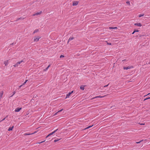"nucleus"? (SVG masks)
<instances>
[{
    "label": "nucleus",
    "instance_id": "nucleus-49",
    "mask_svg": "<svg viewBox=\"0 0 150 150\" xmlns=\"http://www.w3.org/2000/svg\"><path fill=\"white\" fill-rule=\"evenodd\" d=\"M150 94V93H148L147 95H149V94Z\"/></svg>",
    "mask_w": 150,
    "mask_h": 150
},
{
    "label": "nucleus",
    "instance_id": "nucleus-37",
    "mask_svg": "<svg viewBox=\"0 0 150 150\" xmlns=\"http://www.w3.org/2000/svg\"><path fill=\"white\" fill-rule=\"evenodd\" d=\"M107 44L108 45H111V43H108V42L107 43Z\"/></svg>",
    "mask_w": 150,
    "mask_h": 150
},
{
    "label": "nucleus",
    "instance_id": "nucleus-46",
    "mask_svg": "<svg viewBox=\"0 0 150 150\" xmlns=\"http://www.w3.org/2000/svg\"><path fill=\"white\" fill-rule=\"evenodd\" d=\"M148 64H150V62H148Z\"/></svg>",
    "mask_w": 150,
    "mask_h": 150
},
{
    "label": "nucleus",
    "instance_id": "nucleus-12",
    "mask_svg": "<svg viewBox=\"0 0 150 150\" xmlns=\"http://www.w3.org/2000/svg\"><path fill=\"white\" fill-rule=\"evenodd\" d=\"M85 86H84L83 85H81L80 87V88L81 90H83L84 89V87Z\"/></svg>",
    "mask_w": 150,
    "mask_h": 150
},
{
    "label": "nucleus",
    "instance_id": "nucleus-34",
    "mask_svg": "<svg viewBox=\"0 0 150 150\" xmlns=\"http://www.w3.org/2000/svg\"><path fill=\"white\" fill-rule=\"evenodd\" d=\"M56 132V131L55 130L54 131L52 132L53 133V134L54 133H55Z\"/></svg>",
    "mask_w": 150,
    "mask_h": 150
},
{
    "label": "nucleus",
    "instance_id": "nucleus-16",
    "mask_svg": "<svg viewBox=\"0 0 150 150\" xmlns=\"http://www.w3.org/2000/svg\"><path fill=\"white\" fill-rule=\"evenodd\" d=\"M14 127L13 126L12 127H9L8 129V131H10L12 130L13 129V128Z\"/></svg>",
    "mask_w": 150,
    "mask_h": 150
},
{
    "label": "nucleus",
    "instance_id": "nucleus-36",
    "mask_svg": "<svg viewBox=\"0 0 150 150\" xmlns=\"http://www.w3.org/2000/svg\"><path fill=\"white\" fill-rule=\"evenodd\" d=\"M50 64L49 65L48 67H47V68L48 69L50 67Z\"/></svg>",
    "mask_w": 150,
    "mask_h": 150
},
{
    "label": "nucleus",
    "instance_id": "nucleus-3",
    "mask_svg": "<svg viewBox=\"0 0 150 150\" xmlns=\"http://www.w3.org/2000/svg\"><path fill=\"white\" fill-rule=\"evenodd\" d=\"M74 92V91H72L70 92H69L68 94H67L65 99L69 97V96Z\"/></svg>",
    "mask_w": 150,
    "mask_h": 150
},
{
    "label": "nucleus",
    "instance_id": "nucleus-33",
    "mask_svg": "<svg viewBox=\"0 0 150 150\" xmlns=\"http://www.w3.org/2000/svg\"><path fill=\"white\" fill-rule=\"evenodd\" d=\"M16 43H14V42H13L10 45H15L16 44Z\"/></svg>",
    "mask_w": 150,
    "mask_h": 150
},
{
    "label": "nucleus",
    "instance_id": "nucleus-38",
    "mask_svg": "<svg viewBox=\"0 0 150 150\" xmlns=\"http://www.w3.org/2000/svg\"><path fill=\"white\" fill-rule=\"evenodd\" d=\"M89 129V128H88V127H86V128H85L84 129V130H85V129Z\"/></svg>",
    "mask_w": 150,
    "mask_h": 150
},
{
    "label": "nucleus",
    "instance_id": "nucleus-44",
    "mask_svg": "<svg viewBox=\"0 0 150 150\" xmlns=\"http://www.w3.org/2000/svg\"><path fill=\"white\" fill-rule=\"evenodd\" d=\"M58 130V129H56V130H55L57 132V131Z\"/></svg>",
    "mask_w": 150,
    "mask_h": 150
},
{
    "label": "nucleus",
    "instance_id": "nucleus-28",
    "mask_svg": "<svg viewBox=\"0 0 150 150\" xmlns=\"http://www.w3.org/2000/svg\"><path fill=\"white\" fill-rule=\"evenodd\" d=\"M64 57V56L63 55H61L60 56V58H62L63 57Z\"/></svg>",
    "mask_w": 150,
    "mask_h": 150
},
{
    "label": "nucleus",
    "instance_id": "nucleus-42",
    "mask_svg": "<svg viewBox=\"0 0 150 150\" xmlns=\"http://www.w3.org/2000/svg\"><path fill=\"white\" fill-rule=\"evenodd\" d=\"M3 121V120H1V121H0V122H2V121Z\"/></svg>",
    "mask_w": 150,
    "mask_h": 150
},
{
    "label": "nucleus",
    "instance_id": "nucleus-30",
    "mask_svg": "<svg viewBox=\"0 0 150 150\" xmlns=\"http://www.w3.org/2000/svg\"><path fill=\"white\" fill-rule=\"evenodd\" d=\"M93 126V125H90V126H89L88 127V128H89L91 127H92Z\"/></svg>",
    "mask_w": 150,
    "mask_h": 150
},
{
    "label": "nucleus",
    "instance_id": "nucleus-26",
    "mask_svg": "<svg viewBox=\"0 0 150 150\" xmlns=\"http://www.w3.org/2000/svg\"><path fill=\"white\" fill-rule=\"evenodd\" d=\"M13 94L11 95V96H10V97H12L16 93V92L15 91H14L13 92Z\"/></svg>",
    "mask_w": 150,
    "mask_h": 150
},
{
    "label": "nucleus",
    "instance_id": "nucleus-51",
    "mask_svg": "<svg viewBox=\"0 0 150 150\" xmlns=\"http://www.w3.org/2000/svg\"><path fill=\"white\" fill-rule=\"evenodd\" d=\"M146 95H145L144 96V97L146 96Z\"/></svg>",
    "mask_w": 150,
    "mask_h": 150
},
{
    "label": "nucleus",
    "instance_id": "nucleus-5",
    "mask_svg": "<svg viewBox=\"0 0 150 150\" xmlns=\"http://www.w3.org/2000/svg\"><path fill=\"white\" fill-rule=\"evenodd\" d=\"M79 2L77 1H74L73 2L72 5L73 6H76L78 5Z\"/></svg>",
    "mask_w": 150,
    "mask_h": 150
},
{
    "label": "nucleus",
    "instance_id": "nucleus-50",
    "mask_svg": "<svg viewBox=\"0 0 150 150\" xmlns=\"http://www.w3.org/2000/svg\"><path fill=\"white\" fill-rule=\"evenodd\" d=\"M112 107H113V106H112V107H111V108H112Z\"/></svg>",
    "mask_w": 150,
    "mask_h": 150
},
{
    "label": "nucleus",
    "instance_id": "nucleus-29",
    "mask_svg": "<svg viewBox=\"0 0 150 150\" xmlns=\"http://www.w3.org/2000/svg\"><path fill=\"white\" fill-rule=\"evenodd\" d=\"M142 141H143V140H141V141H139V142H137L136 143L137 144H139V143H140L141 142H142Z\"/></svg>",
    "mask_w": 150,
    "mask_h": 150
},
{
    "label": "nucleus",
    "instance_id": "nucleus-31",
    "mask_svg": "<svg viewBox=\"0 0 150 150\" xmlns=\"http://www.w3.org/2000/svg\"><path fill=\"white\" fill-rule=\"evenodd\" d=\"M48 70V69L47 68H45V69H44L43 70V71H46L47 70Z\"/></svg>",
    "mask_w": 150,
    "mask_h": 150
},
{
    "label": "nucleus",
    "instance_id": "nucleus-15",
    "mask_svg": "<svg viewBox=\"0 0 150 150\" xmlns=\"http://www.w3.org/2000/svg\"><path fill=\"white\" fill-rule=\"evenodd\" d=\"M53 134V133H52V132H51V133H50V134H49L48 135H47L46 137V138H48L51 135H52Z\"/></svg>",
    "mask_w": 150,
    "mask_h": 150
},
{
    "label": "nucleus",
    "instance_id": "nucleus-35",
    "mask_svg": "<svg viewBox=\"0 0 150 150\" xmlns=\"http://www.w3.org/2000/svg\"><path fill=\"white\" fill-rule=\"evenodd\" d=\"M109 85V84H108V85H106L105 86H104V87H107Z\"/></svg>",
    "mask_w": 150,
    "mask_h": 150
},
{
    "label": "nucleus",
    "instance_id": "nucleus-21",
    "mask_svg": "<svg viewBox=\"0 0 150 150\" xmlns=\"http://www.w3.org/2000/svg\"><path fill=\"white\" fill-rule=\"evenodd\" d=\"M32 134H32V133H28V134L25 133V134H24V135L25 136H26V135H30Z\"/></svg>",
    "mask_w": 150,
    "mask_h": 150
},
{
    "label": "nucleus",
    "instance_id": "nucleus-43",
    "mask_svg": "<svg viewBox=\"0 0 150 150\" xmlns=\"http://www.w3.org/2000/svg\"><path fill=\"white\" fill-rule=\"evenodd\" d=\"M3 121V120H1V121H0V122H2V121Z\"/></svg>",
    "mask_w": 150,
    "mask_h": 150
},
{
    "label": "nucleus",
    "instance_id": "nucleus-11",
    "mask_svg": "<svg viewBox=\"0 0 150 150\" xmlns=\"http://www.w3.org/2000/svg\"><path fill=\"white\" fill-rule=\"evenodd\" d=\"M74 38L73 37H70L69 39H68V41H67V43H68L70 41H71L72 40L74 39Z\"/></svg>",
    "mask_w": 150,
    "mask_h": 150
},
{
    "label": "nucleus",
    "instance_id": "nucleus-1",
    "mask_svg": "<svg viewBox=\"0 0 150 150\" xmlns=\"http://www.w3.org/2000/svg\"><path fill=\"white\" fill-rule=\"evenodd\" d=\"M24 62V61L23 60L21 61L20 62H17L14 65H13V67H18V65L20 64L22 62Z\"/></svg>",
    "mask_w": 150,
    "mask_h": 150
},
{
    "label": "nucleus",
    "instance_id": "nucleus-8",
    "mask_svg": "<svg viewBox=\"0 0 150 150\" xmlns=\"http://www.w3.org/2000/svg\"><path fill=\"white\" fill-rule=\"evenodd\" d=\"M42 12L41 11L40 12H37L36 13H35L34 14H33V16H37V15H40V14H41Z\"/></svg>",
    "mask_w": 150,
    "mask_h": 150
},
{
    "label": "nucleus",
    "instance_id": "nucleus-7",
    "mask_svg": "<svg viewBox=\"0 0 150 150\" xmlns=\"http://www.w3.org/2000/svg\"><path fill=\"white\" fill-rule=\"evenodd\" d=\"M21 109V108H17L15 109V111L16 112H18Z\"/></svg>",
    "mask_w": 150,
    "mask_h": 150
},
{
    "label": "nucleus",
    "instance_id": "nucleus-19",
    "mask_svg": "<svg viewBox=\"0 0 150 150\" xmlns=\"http://www.w3.org/2000/svg\"><path fill=\"white\" fill-rule=\"evenodd\" d=\"M39 31V30L38 29H35L33 32V33H36L38 32Z\"/></svg>",
    "mask_w": 150,
    "mask_h": 150
},
{
    "label": "nucleus",
    "instance_id": "nucleus-2",
    "mask_svg": "<svg viewBox=\"0 0 150 150\" xmlns=\"http://www.w3.org/2000/svg\"><path fill=\"white\" fill-rule=\"evenodd\" d=\"M41 37L40 36H35L34 37V42H37L38 41L39 39L41 38Z\"/></svg>",
    "mask_w": 150,
    "mask_h": 150
},
{
    "label": "nucleus",
    "instance_id": "nucleus-48",
    "mask_svg": "<svg viewBox=\"0 0 150 150\" xmlns=\"http://www.w3.org/2000/svg\"><path fill=\"white\" fill-rule=\"evenodd\" d=\"M141 125H144V124H141Z\"/></svg>",
    "mask_w": 150,
    "mask_h": 150
},
{
    "label": "nucleus",
    "instance_id": "nucleus-24",
    "mask_svg": "<svg viewBox=\"0 0 150 150\" xmlns=\"http://www.w3.org/2000/svg\"><path fill=\"white\" fill-rule=\"evenodd\" d=\"M3 95V92L0 93V96L1 97Z\"/></svg>",
    "mask_w": 150,
    "mask_h": 150
},
{
    "label": "nucleus",
    "instance_id": "nucleus-20",
    "mask_svg": "<svg viewBox=\"0 0 150 150\" xmlns=\"http://www.w3.org/2000/svg\"><path fill=\"white\" fill-rule=\"evenodd\" d=\"M144 14H139V17L140 18V17H141L142 16H144Z\"/></svg>",
    "mask_w": 150,
    "mask_h": 150
},
{
    "label": "nucleus",
    "instance_id": "nucleus-23",
    "mask_svg": "<svg viewBox=\"0 0 150 150\" xmlns=\"http://www.w3.org/2000/svg\"><path fill=\"white\" fill-rule=\"evenodd\" d=\"M134 32L136 33V32H139V30H138L135 29V30H134Z\"/></svg>",
    "mask_w": 150,
    "mask_h": 150
},
{
    "label": "nucleus",
    "instance_id": "nucleus-32",
    "mask_svg": "<svg viewBox=\"0 0 150 150\" xmlns=\"http://www.w3.org/2000/svg\"><path fill=\"white\" fill-rule=\"evenodd\" d=\"M45 140H44V141H43L41 142H40L38 143V144H41V143H43V142H45Z\"/></svg>",
    "mask_w": 150,
    "mask_h": 150
},
{
    "label": "nucleus",
    "instance_id": "nucleus-45",
    "mask_svg": "<svg viewBox=\"0 0 150 150\" xmlns=\"http://www.w3.org/2000/svg\"><path fill=\"white\" fill-rule=\"evenodd\" d=\"M8 117V115H7L6 116V117H6V118L7 117Z\"/></svg>",
    "mask_w": 150,
    "mask_h": 150
},
{
    "label": "nucleus",
    "instance_id": "nucleus-6",
    "mask_svg": "<svg viewBox=\"0 0 150 150\" xmlns=\"http://www.w3.org/2000/svg\"><path fill=\"white\" fill-rule=\"evenodd\" d=\"M107 96V95H104L103 96H96L94 98H92V99H93L96 98H102L104 97H105Z\"/></svg>",
    "mask_w": 150,
    "mask_h": 150
},
{
    "label": "nucleus",
    "instance_id": "nucleus-13",
    "mask_svg": "<svg viewBox=\"0 0 150 150\" xmlns=\"http://www.w3.org/2000/svg\"><path fill=\"white\" fill-rule=\"evenodd\" d=\"M63 110V109H62L59 110L57 112H56V113H55L54 115H58V114L60 112H62V110Z\"/></svg>",
    "mask_w": 150,
    "mask_h": 150
},
{
    "label": "nucleus",
    "instance_id": "nucleus-25",
    "mask_svg": "<svg viewBox=\"0 0 150 150\" xmlns=\"http://www.w3.org/2000/svg\"><path fill=\"white\" fill-rule=\"evenodd\" d=\"M150 99V97L146 98L144 100V101H145L147 100Z\"/></svg>",
    "mask_w": 150,
    "mask_h": 150
},
{
    "label": "nucleus",
    "instance_id": "nucleus-47",
    "mask_svg": "<svg viewBox=\"0 0 150 150\" xmlns=\"http://www.w3.org/2000/svg\"><path fill=\"white\" fill-rule=\"evenodd\" d=\"M142 36V35H139V37H141Z\"/></svg>",
    "mask_w": 150,
    "mask_h": 150
},
{
    "label": "nucleus",
    "instance_id": "nucleus-22",
    "mask_svg": "<svg viewBox=\"0 0 150 150\" xmlns=\"http://www.w3.org/2000/svg\"><path fill=\"white\" fill-rule=\"evenodd\" d=\"M60 139H55L54 140V142H56L57 141H58L59 140H60Z\"/></svg>",
    "mask_w": 150,
    "mask_h": 150
},
{
    "label": "nucleus",
    "instance_id": "nucleus-41",
    "mask_svg": "<svg viewBox=\"0 0 150 150\" xmlns=\"http://www.w3.org/2000/svg\"><path fill=\"white\" fill-rule=\"evenodd\" d=\"M135 33V32H134V31L132 33V34H134V33Z\"/></svg>",
    "mask_w": 150,
    "mask_h": 150
},
{
    "label": "nucleus",
    "instance_id": "nucleus-14",
    "mask_svg": "<svg viewBox=\"0 0 150 150\" xmlns=\"http://www.w3.org/2000/svg\"><path fill=\"white\" fill-rule=\"evenodd\" d=\"M4 63L5 64V66H7L8 64V61L7 60L4 62Z\"/></svg>",
    "mask_w": 150,
    "mask_h": 150
},
{
    "label": "nucleus",
    "instance_id": "nucleus-10",
    "mask_svg": "<svg viewBox=\"0 0 150 150\" xmlns=\"http://www.w3.org/2000/svg\"><path fill=\"white\" fill-rule=\"evenodd\" d=\"M28 81V80H25V81L24 82V83H23V84L22 85H21L20 86H19V88H21V87L22 86H23V85H25L26 83Z\"/></svg>",
    "mask_w": 150,
    "mask_h": 150
},
{
    "label": "nucleus",
    "instance_id": "nucleus-27",
    "mask_svg": "<svg viewBox=\"0 0 150 150\" xmlns=\"http://www.w3.org/2000/svg\"><path fill=\"white\" fill-rule=\"evenodd\" d=\"M126 3L128 5H130V3L129 1H127L126 2Z\"/></svg>",
    "mask_w": 150,
    "mask_h": 150
},
{
    "label": "nucleus",
    "instance_id": "nucleus-39",
    "mask_svg": "<svg viewBox=\"0 0 150 150\" xmlns=\"http://www.w3.org/2000/svg\"><path fill=\"white\" fill-rule=\"evenodd\" d=\"M37 132L36 131H35V132H34V133H32V134H35V133Z\"/></svg>",
    "mask_w": 150,
    "mask_h": 150
},
{
    "label": "nucleus",
    "instance_id": "nucleus-9",
    "mask_svg": "<svg viewBox=\"0 0 150 150\" xmlns=\"http://www.w3.org/2000/svg\"><path fill=\"white\" fill-rule=\"evenodd\" d=\"M134 25L138 26L139 27H141L142 26V25L140 23H137L134 24Z\"/></svg>",
    "mask_w": 150,
    "mask_h": 150
},
{
    "label": "nucleus",
    "instance_id": "nucleus-18",
    "mask_svg": "<svg viewBox=\"0 0 150 150\" xmlns=\"http://www.w3.org/2000/svg\"><path fill=\"white\" fill-rule=\"evenodd\" d=\"M109 29H117V28L116 27H109Z\"/></svg>",
    "mask_w": 150,
    "mask_h": 150
},
{
    "label": "nucleus",
    "instance_id": "nucleus-40",
    "mask_svg": "<svg viewBox=\"0 0 150 150\" xmlns=\"http://www.w3.org/2000/svg\"><path fill=\"white\" fill-rule=\"evenodd\" d=\"M6 119V117L4 118L2 120H3V121L5 119Z\"/></svg>",
    "mask_w": 150,
    "mask_h": 150
},
{
    "label": "nucleus",
    "instance_id": "nucleus-4",
    "mask_svg": "<svg viewBox=\"0 0 150 150\" xmlns=\"http://www.w3.org/2000/svg\"><path fill=\"white\" fill-rule=\"evenodd\" d=\"M133 68L132 66L124 67L123 69L124 70H127L128 69H131Z\"/></svg>",
    "mask_w": 150,
    "mask_h": 150
},
{
    "label": "nucleus",
    "instance_id": "nucleus-17",
    "mask_svg": "<svg viewBox=\"0 0 150 150\" xmlns=\"http://www.w3.org/2000/svg\"><path fill=\"white\" fill-rule=\"evenodd\" d=\"M24 19V18H22V17H20V18H17L16 19V21H18L19 20H22Z\"/></svg>",
    "mask_w": 150,
    "mask_h": 150
}]
</instances>
